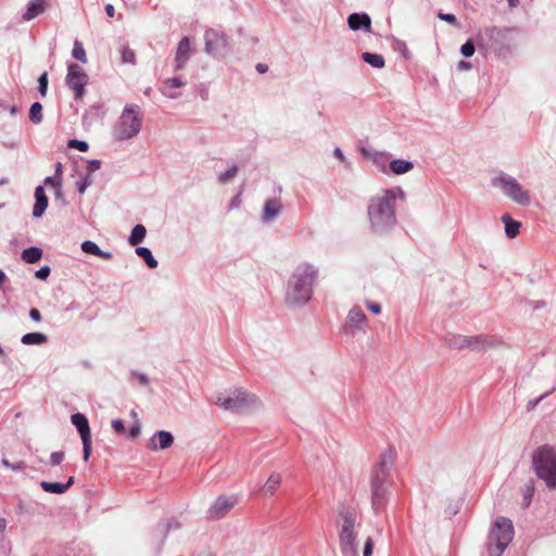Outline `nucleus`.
I'll list each match as a JSON object with an SVG mask.
<instances>
[{"label":"nucleus","instance_id":"obj_1","mask_svg":"<svg viewBox=\"0 0 556 556\" xmlns=\"http://www.w3.org/2000/svg\"><path fill=\"white\" fill-rule=\"evenodd\" d=\"M403 195V190L395 188L382 190L370 199L368 217L374 231L382 232L395 224L394 202Z\"/></svg>","mask_w":556,"mask_h":556},{"label":"nucleus","instance_id":"obj_2","mask_svg":"<svg viewBox=\"0 0 556 556\" xmlns=\"http://www.w3.org/2000/svg\"><path fill=\"white\" fill-rule=\"evenodd\" d=\"M317 270L309 264L299 265L291 275L287 290V302L291 305H303L312 295V288Z\"/></svg>","mask_w":556,"mask_h":556},{"label":"nucleus","instance_id":"obj_3","mask_svg":"<svg viewBox=\"0 0 556 556\" xmlns=\"http://www.w3.org/2000/svg\"><path fill=\"white\" fill-rule=\"evenodd\" d=\"M339 544L343 556H358L357 532L359 526L355 510L344 509L339 514Z\"/></svg>","mask_w":556,"mask_h":556},{"label":"nucleus","instance_id":"obj_4","mask_svg":"<svg viewBox=\"0 0 556 556\" xmlns=\"http://www.w3.org/2000/svg\"><path fill=\"white\" fill-rule=\"evenodd\" d=\"M534 471L546 486L556 489V448L551 445L539 446L532 454Z\"/></svg>","mask_w":556,"mask_h":556},{"label":"nucleus","instance_id":"obj_5","mask_svg":"<svg viewBox=\"0 0 556 556\" xmlns=\"http://www.w3.org/2000/svg\"><path fill=\"white\" fill-rule=\"evenodd\" d=\"M141 127L142 112L139 105L128 103L114 125L113 136L117 141L130 140L140 132Z\"/></svg>","mask_w":556,"mask_h":556},{"label":"nucleus","instance_id":"obj_6","mask_svg":"<svg viewBox=\"0 0 556 556\" xmlns=\"http://www.w3.org/2000/svg\"><path fill=\"white\" fill-rule=\"evenodd\" d=\"M392 467V459L390 456H383L378 466L371 473L370 484H371V500L372 507L376 511H379L384 507L387 502V492H388V480L390 476V470Z\"/></svg>","mask_w":556,"mask_h":556},{"label":"nucleus","instance_id":"obj_7","mask_svg":"<svg viewBox=\"0 0 556 556\" xmlns=\"http://www.w3.org/2000/svg\"><path fill=\"white\" fill-rule=\"evenodd\" d=\"M215 404L225 410L238 413L257 406L260 400L244 389L235 388L218 394Z\"/></svg>","mask_w":556,"mask_h":556},{"label":"nucleus","instance_id":"obj_8","mask_svg":"<svg viewBox=\"0 0 556 556\" xmlns=\"http://www.w3.org/2000/svg\"><path fill=\"white\" fill-rule=\"evenodd\" d=\"M513 536L514 527L511 520L505 517L496 518L490 532L489 556H501L511 542Z\"/></svg>","mask_w":556,"mask_h":556},{"label":"nucleus","instance_id":"obj_9","mask_svg":"<svg viewBox=\"0 0 556 556\" xmlns=\"http://www.w3.org/2000/svg\"><path fill=\"white\" fill-rule=\"evenodd\" d=\"M492 184L514 203L521 206H528L531 203L530 191L515 177L502 173L492 179Z\"/></svg>","mask_w":556,"mask_h":556},{"label":"nucleus","instance_id":"obj_10","mask_svg":"<svg viewBox=\"0 0 556 556\" xmlns=\"http://www.w3.org/2000/svg\"><path fill=\"white\" fill-rule=\"evenodd\" d=\"M447 344L451 349L464 350L468 349L473 352H485L490 349H494L497 345L503 344V342L495 337L489 334H478V336H464V334H452Z\"/></svg>","mask_w":556,"mask_h":556},{"label":"nucleus","instance_id":"obj_11","mask_svg":"<svg viewBox=\"0 0 556 556\" xmlns=\"http://www.w3.org/2000/svg\"><path fill=\"white\" fill-rule=\"evenodd\" d=\"M66 84L74 91L75 99H81L85 94V87L88 84V75L78 64H70Z\"/></svg>","mask_w":556,"mask_h":556},{"label":"nucleus","instance_id":"obj_12","mask_svg":"<svg viewBox=\"0 0 556 556\" xmlns=\"http://www.w3.org/2000/svg\"><path fill=\"white\" fill-rule=\"evenodd\" d=\"M236 495H220L210 506L207 517L210 519H219L226 516L237 504Z\"/></svg>","mask_w":556,"mask_h":556},{"label":"nucleus","instance_id":"obj_13","mask_svg":"<svg viewBox=\"0 0 556 556\" xmlns=\"http://www.w3.org/2000/svg\"><path fill=\"white\" fill-rule=\"evenodd\" d=\"M205 51L208 54L217 55L227 48V40L223 34L210 29L205 31Z\"/></svg>","mask_w":556,"mask_h":556},{"label":"nucleus","instance_id":"obj_14","mask_svg":"<svg viewBox=\"0 0 556 556\" xmlns=\"http://www.w3.org/2000/svg\"><path fill=\"white\" fill-rule=\"evenodd\" d=\"M174 443V437L169 431H156L148 442V447L152 451L167 450Z\"/></svg>","mask_w":556,"mask_h":556},{"label":"nucleus","instance_id":"obj_15","mask_svg":"<svg viewBox=\"0 0 556 556\" xmlns=\"http://www.w3.org/2000/svg\"><path fill=\"white\" fill-rule=\"evenodd\" d=\"M348 25L352 30L365 29L371 30V20L366 13H352L348 17Z\"/></svg>","mask_w":556,"mask_h":556},{"label":"nucleus","instance_id":"obj_16","mask_svg":"<svg viewBox=\"0 0 556 556\" xmlns=\"http://www.w3.org/2000/svg\"><path fill=\"white\" fill-rule=\"evenodd\" d=\"M35 204L33 207V216L38 218L41 217L47 210L48 206V198L45 193V189L41 186H38L35 189Z\"/></svg>","mask_w":556,"mask_h":556},{"label":"nucleus","instance_id":"obj_17","mask_svg":"<svg viewBox=\"0 0 556 556\" xmlns=\"http://www.w3.org/2000/svg\"><path fill=\"white\" fill-rule=\"evenodd\" d=\"M282 205L281 202L277 199H271L266 201L263 213L262 220L268 223L279 216L281 212Z\"/></svg>","mask_w":556,"mask_h":556},{"label":"nucleus","instance_id":"obj_18","mask_svg":"<svg viewBox=\"0 0 556 556\" xmlns=\"http://www.w3.org/2000/svg\"><path fill=\"white\" fill-rule=\"evenodd\" d=\"M49 7L48 0H34L29 2L26 12L23 15L25 21H31L42 14Z\"/></svg>","mask_w":556,"mask_h":556},{"label":"nucleus","instance_id":"obj_19","mask_svg":"<svg viewBox=\"0 0 556 556\" xmlns=\"http://www.w3.org/2000/svg\"><path fill=\"white\" fill-rule=\"evenodd\" d=\"M190 50H191L190 41L187 37H184L179 41L177 52H176L175 61H176L177 68H182L186 65V63L190 56Z\"/></svg>","mask_w":556,"mask_h":556},{"label":"nucleus","instance_id":"obj_20","mask_svg":"<svg viewBox=\"0 0 556 556\" xmlns=\"http://www.w3.org/2000/svg\"><path fill=\"white\" fill-rule=\"evenodd\" d=\"M71 421L79 432L81 440L91 438L89 422L85 415L80 413L73 414Z\"/></svg>","mask_w":556,"mask_h":556},{"label":"nucleus","instance_id":"obj_21","mask_svg":"<svg viewBox=\"0 0 556 556\" xmlns=\"http://www.w3.org/2000/svg\"><path fill=\"white\" fill-rule=\"evenodd\" d=\"M74 484V477H70L66 483L42 481L40 486L43 491L54 494L65 493Z\"/></svg>","mask_w":556,"mask_h":556},{"label":"nucleus","instance_id":"obj_22","mask_svg":"<svg viewBox=\"0 0 556 556\" xmlns=\"http://www.w3.org/2000/svg\"><path fill=\"white\" fill-rule=\"evenodd\" d=\"M81 250L87 254H92L103 260H111L113 257V254L111 252L102 251L97 243L89 240L84 241L81 243Z\"/></svg>","mask_w":556,"mask_h":556},{"label":"nucleus","instance_id":"obj_23","mask_svg":"<svg viewBox=\"0 0 556 556\" xmlns=\"http://www.w3.org/2000/svg\"><path fill=\"white\" fill-rule=\"evenodd\" d=\"M366 323V315L361 307L351 308L348 315V324L354 328H361Z\"/></svg>","mask_w":556,"mask_h":556},{"label":"nucleus","instance_id":"obj_24","mask_svg":"<svg viewBox=\"0 0 556 556\" xmlns=\"http://www.w3.org/2000/svg\"><path fill=\"white\" fill-rule=\"evenodd\" d=\"M185 85H186V81H184L182 79H180L178 77L168 78L164 81V87H163L162 92L167 98L176 99L178 97V94L175 92H172L170 89L180 88Z\"/></svg>","mask_w":556,"mask_h":556},{"label":"nucleus","instance_id":"obj_25","mask_svg":"<svg viewBox=\"0 0 556 556\" xmlns=\"http://www.w3.org/2000/svg\"><path fill=\"white\" fill-rule=\"evenodd\" d=\"M502 222L505 225V233L508 238H515L519 233L521 224L514 220L508 214L502 216Z\"/></svg>","mask_w":556,"mask_h":556},{"label":"nucleus","instance_id":"obj_26","mask_svg":"<svg viewBox=\"0 0 556 556\" xmlns=\"http://www.w3.org/2000/svg\"><path fill=\"white\" fill-rule=\"evenodd\" d=\"M282 477L279 472H273L264 484V491L270 496L275 494L281 484Z\"/></svg>","mask_w":556,"mask_h":556},{"label":"nucleus","instance_id":"obj_27","mask_svg":"<svg viewBox=\"0 0 556 556\" xmlns=\"http://www.w3.org/2000/svg\"><path fill=\"white\" fill-rule=\"evenodd\" d=\"M413 167L414 165L412 162L402 159L393 160L390 162V169L396 175L405 174L413 169Z\"/></svg>","mask_w":556,"mask_h":556},{"label":"nucleus","instance_id":"obj_28","mask_svg":"<svg viewBox=\"0 0 556 556\" xmlns=\"http://www.w3.org/2000/svg\"><path fill=\"white\" fill-rule=\"evenodd\" d=\"M42 257V251L39 248H27L22 252V260L28 264H35Z\"/></svg>","mask_w":556,"mask_h":556},{"label":"nucleus","instance_id":"obj_29","mask_svg":"<svg viewBox=\"0 0 556 556\" xmlns=\"http://www.w3.org/2000/svg\"><path fill=\"white\" fill-rule=\"evenodd\" d=\"M147 230L146 227L141 224L136 225L131 233L129 236L128 242L130 245L135 247L141 243L146 237Z\"/></svg>","mask_w":556,"mask_h":556},{"label":"nucleus","instance_id":"obj_30","mask_svg":"<svg viewBox=\"0 0 556 556\" xmlns=\"http://www.w3.org/2000/svg\"><path fill=\"white\" fill-rule=\"evenodd\" d=\"M362 59L372 67L382 68L384 66V59L381 54L364 52Z\"/></svg>","mask_w":556,"mask_h":556},{"label":"nucleus","instance_id":"obj_31","mask_svg":"<svg viewBox=\"0 0 556 556\" xmlns=\"http://www.w3.org/2000/svg\"><path fill=\"white\" fill-rule=\"evenodd\" d=\"M21 341L25 345L42 344L47 341V337L39 332H29L24 334Z\"/></svg>","mask_w":556,"mask_h":556},{"label":"nucleus","instance_id":"obj_32","mask_svg":"<svg viewBox=\"0 0 556 556\" xmlns=\"http://www.w3.org/2000/svg\"><path fill=\"white\" fill-rule=\"evenodd\" d=\"M136 253L138 256H140L144 260L148 267L155 268L157 266V261L153 257L152 252L148 248L138 247L136 249Z\"/></svg>","mask_w":556,"mask_h":556},{"label":"nucleus","instance_id":"obj_33","mask_svg":"<svg viewBox=\"0 0 556 556\" xmlns=\"http://www.w3.org/2000/svg\"><path fill=\"white\" fill-rule=\"evenodd\" d=\"M42 105L39 102L31 104L29 110V118L34 124H39L42 121Z\"/></svg>","mask_w":556,"mask_h":556},{"label":"nucleus","instance_id":"obj_34","mask_svg":"<svg viewBox=\"0 0 556 556\" xmlns=\"http://www.w3.org/2000/svg\"><path fill=\"white\" fill-rule=\"evenodd\" d=\"M72 54L76 60L83 63L87 62V54L83 47V43L77 40L74 42Z\"/></svg>","mask_w":556,"mask_h":556},{"label":"nucleus","instance_id":"obj_35","mask_svg":"<svg viewBox=\"0 0 556 556\" xmlns=\"http://www.w3.org/2000/svg\"><path fill=\"white\" fill-rule=\"evenodd\" d=\"M237 172H238V167L233 165L226 172L220 173L218 176V179L220 182L225 184V182L229 181L231 178H233L237 175Z\"/></svg>","mask_w":556,"mask_h":556},{"label":"nucleus","instance_id":"obj_36","mask_svg":"<svg viewBox=\"0 0 556 556\" xmlns=\"http://www.w3.org/2000/svg\"><path fill=\"white\" fill-rule=\"evenodd\" d=\"M45 184L53 187L55 189L56 195L61 192V177L55 175L54 177H46Z\"/></svg>","mask_w":556,"mask_h":556},{"label":"nucleus","instance_id":"obj_37","mask_svg":"<svg viewBox=\"0 0 556 556\" xmlns=\"http://www.w3.org/2000/svg\"><path fill=\"white\" fill-rule=\"evenodd\" d=\"M475 45L472 42L471 39H468L460 48V53L465 56V58H470L475 53Z\"/></svg>","mask_w":556,"mask_h":556},{"label":"nucleus","instance_id":"obj_38","mask_svg":"<svg viewBox=\"0 0 556 556\" xmlns=\"http://www.w3.org/2000/svg\"><path fill=\"white\" fill-rule=\"evenodd\" d=\"M65 458V453L60 451V452H53L51 455H50V459H49V464L51 466H58L60 465Z\"/></svg>","mask_w":556,"mask_h":556},{"label":"nucleus","instance_id":"obj_39","mask_svg":"<svg viewBox=\"0 0 556 556\" xmlns=\"http://www.w3.org/2000/svg\"><path fill=\"white\" fill-rule=\"evenodd\" d=\"M92 184V179L90 175H86L80 181L76 182L77 189L80 194H83L86 189Z\"/></svg>","mask_w":556,"mask_h":556},{"label":"nucleus","instance_id":"obj_40","mask_svg":"<svg viewBox=\"0 0 556 556\" xmlns=\"http://www.w3.org/2000/svg\"><path fill=\"white\" fill-rule=\"evenodd\" d=\"M2 465L14 470V471H20V470H23L26 468V464L25 462H17L15 464H11L7 458H3L1 460Z\"/></svg>","mask_w":556,"mask_h":556},{"label":"nucleus","instance_id":"obj_41","mask_svg":"<svg viewBox=\"0 0 556 556\" xmlns=\"http://www.w3.org/2000/svg\"><path fill=\"white\" fill-rule=\"evenodd\" d=\"M38 84H39V92L42 97H45L47 94V89H48V74L47 73H43L39 79H38Z\"/></svg>","mask_w":556,"mask_h":556},{"label":"nucleus","instance_id":"obj_42","mask_svg":"<svg viewBox=\"0 0 556 556\" xmlns=\"http://www.w3.org/2000/svg\"><path fill=\"white\" fill-rule=\"evenodd\" d=\"M83 442V458L87 462L91 453V438L81 440Z\"/></svg>","mask_w":556,"mask_h":556},{"label":"nucleus","instance_id":"obj_43","mask_svg":"<svg viewBox=\"0 0 556 556\" xmlns=\"http://www.w3.org/2000/svg\"><path fill=\"white\" fill-rule=\"evenodd\" d=\"M438 17L442 21H445L454 26H458V22H457V18L454 14H451V13H442L440 12L438 14Z\"/></svg>","mask_w":556,"mask_h":556},{"label":"nucleus","instance_id":"obj_44","mask_svg":"<svg viewBox=\"0 0 556 556\" xmlns=\"http://www.w3.org/2000/svg\"><path fill=\"white\" fill-rule=\"evenodd\" d=\"M122 60L124 63H134L135 62V53L129 48H125L122 51Z\"/></svg>","mask_w":556,"mask_h":556},{"label":"nucleus","instance_id":"obj_45","mask_svg":"<svg viewBox=\"0 0 556 556\" xmlns=\"http://www.w3.org/2000/svg\"><path fill=\"white\" fill-rule=\"evenodd\" d=\"M50 267L43 266L35 273V277L40 280H46L50 275Z\"/></svg>","mask_w":556,"mask_h":556},{"label":"nucleus","instance_id":"obj_46","mask_svg":"<svg viewBox=\"0 0 556 556\" xmlns=\"http://www.w3.org/2000/svg\"><path fill=\"white\" fill-rule=\"evenodd\" d=\"M372 551H374V542H372V539L370 536H368L365 541L363 556H371Z\"/></svg>","mask_w":556,"mask_h":556},{"label":"nucleus","instance_id":"obj_47","mask_svg":"<svg viewBox=\"0 0 556 556\" xmlns=\"http://www.w3.org/2000/svg\"><path fill=\"white\" fill-rule=\"evenodd\" d=\"M101 166V162L98 161V160H90L87 162V165H86V168L88 170V174L90 175L91 173L98 170Z\"/></svg>","mask_w":556,"mask_h":556},{"label":"nucleus","instance_id":"obj_48","mask_svg":"<svg viewBox=\"0 0 556 556\" xmlns=\"http://www.w3.org/2000/svg\"><path fill=\"white\" fill-rule=\"evenodd\" d=\"M70 147L77 148L79 151L85 152L88 150V143L79 140H71Z\"/></svg>","mask_w":556,"mask_h":556},{"label":"nucleus","instance_id":"obj_49","mask_svg":"<svg viewBox=\"0 0 556 556\" xmlns=\"http://www.w3.org/2000/svg\"><path fill=\"white\" fill-rule=\"evenodd\" d=\"M111 425H112V428H113L117 433H123V432L125 431L124 422H123V420H121V419H114V420H112Z\"/></svg>","mask_w":556,"mask_h":556},{"label":"nucleus","instance_id":"obj_50","mask_svg":"<svg viewBox=\"0 0 556 556\" xmlns=\"http://www.w3.org/2000/svg\"><path fill=\"white\" fill-rule=\"evenodd\" d=\"M367 308L374 314H380L381 306L378 303L367 302Z\"/></svg>","mask_w":556,"mask_h":556},{"label":"nucleus","instance_id":"obj_51","mask_svg":"<svg viewBox=\"0 0 556 556\" xmlns=\"http://www.w3.org/2000/svg\"><path fill=\"white\" fill-rule=\"evenodd\" d=\"M29 317L33 320H35V321H40L41 320V314H40V312L37 308H31L29 311Z\"/></svg>","mask_w":556,"mask_h":556},{"label":"nucleus","instance_id":"obj_52","mask_svg":"<svg viewBox=\"0 0 556 556\" xmlns=\"http://www.w3.org/2000/svg\"><path fill=\"white\" fill-rule=\"evenodd\" d=\"M458 70L462 71H469L471 68V64L466 61H459L457 64Z\"/></svg>","mask_w":556,"mask_h":556},{"label":"nucleus","instance_id":"obj_53","mask_svg":"<svg viewBox=\"0 0 556 556\" xmlns=\"http://www.w3.org/2000/svg\"><path fill=\"white\" fill-rule=\"evenodd\" d=\"M140 433V427L138 425L132 426L129 429V434L131 438H137Z\"/></svg>","mask_w":556,"mask_h":556},{"label":"nucleus","instance_id":"obj_54","mask_svg":"<svg viewBox=\"0 0 556 556\" xmlns=\"http://www.w3.org/2000/svg\"><path fill=\"white\" fill-rule=\"evenodd\" d=\"M508 29L507 28H497V27H492L489 29L490 34L493 36V35H497V36H501L503 33L507 31Z\"/></svg>","mask_w":556,"mask_h":556},{"label":"nucleus","instance_id":"obj_55","mask_svg":"<svg viewBox=\"0 0 556 556\" xmlns=\"http://www.w3.org/2000/svg\"><path fill=\"white\" fill-rule=\"evenodd\" d=\"M363 153H364L366 156H372V159H374L375 161H377L378 159H384L383 154L378 153V152H375V153H368L367 151L363 150Z\"/></svg>","mask_w":556,"mask_h":556},{"label":"nucleus","instance_id":"obj_56","mask_svg":"<svg viewBox=\"0 0 556 556\" xmlns=\"http://www.w3.org/2000/svg\"><path fill=\"white\" fill-rule=\"evenodd\" d=\"M137 378H138L139 382L143 386H147L149 383V379L144 374H138Z\"/></svg>","mask_w":556,"mask_h":556},{"label":"nucleus","instance_id":"obj_57","mask_svg":"<svg viewBox=\"0 0 556 556\" xmlns=\"http://www.w3.org/2000/svg\"><path fill=\"white\" fill-rule=\"evenodd\" d=\"M105 12H106L108 16L113 17L115 14V9L112 4H106Z\"/></svg>","mask_w":556,"mask_h":556},{"label":"nucleus","instance_id":"obj_58","mask_svg":"<svg viewBox=\"0 0 556 556\" xmlns=\"http://www.w3.org/2000/svg\"><path fill=\"white\" fill-rule=\"evenodd\" d=\"M334 155H336V156H337L341 162H343V161H344V155H343V153H342L341 149L336 148V149H334Z\"/></svg>","mask_w":556,"mask_h":556},{"label":"nucleus","instance_id":"obj_59","mask_svg":"<svg viewBox=\"0 0 556 556\" xmlns=\"http://www.w3.org/2000/svg\"><path fill=\"white\" fill-rule=\"evenodd\" d=\"M256 70L260 72V73H265L267 71V66L264 65V64H257L256 65Z\"/></svg>","mask_w":556,"mask_h":556},{"label":"nucleus","instance_id":"obj_60","mask_svg":"<svg viewBox=\"0 0 556 556\" xmlns=\"http://www.w3.org/2000/svg\"><path fill=\"white\" fill-rule=\"evenodd\" d=\"M5 526H7L5 519H0V532L4 531Z\"/></svg>","mask_w":556,"mask_h":556},{"label":"nucleus","instance_id":"obj_61","mask_svg":"<svg viewBox=\"0 0 556 556\" xmlns=\"http://www.w3.org/2000/svg\"><path fill=\"white\" fill-rule=\"evenodd\" d=\"M510 7H516L518 4V0H507Z\"/></svg>","mask_w":556,"mask_h":556},{"label":"nucleus","instance_id":"obj_62","mask_svg":"<svg viewBox=\"0 0 556 556\" xmlns=\"http://www.w3.org/2000/svg\"><path fill=\"white\" fill-rule=\"evenodd\" d=\"M5 280V274L0 269V285Z\"/></svg>","mask_w":556,"mask_h":556},{"label":"nucleus","instance_id":"obj_63","mask_svg":"<svg viewBox=\"0 0 556 556\" xmlns=\"http://www.w3.org/2000/svg\"><path fill=\"white\" fill-rule=\"evenodd\" d=\"M60 172H61V163H58L56 164V175L60 176Z\"/></svg>","mask_w":556,"mask_h":556},{"label":"nucleus","instance_id":"obj_64","mask_svg":"<svg viewBox=\"0 0 556 556\" xmlns=\"http://www.w3.org/2000/svg\"><path fill=\"white\" fill-rule=\"evenodd\" d=\"M15 112H16V108H15V106H13V108L11 109V114H15Z\"/></svg>","mask_w":556,"mask_h":556}]
</instances>
